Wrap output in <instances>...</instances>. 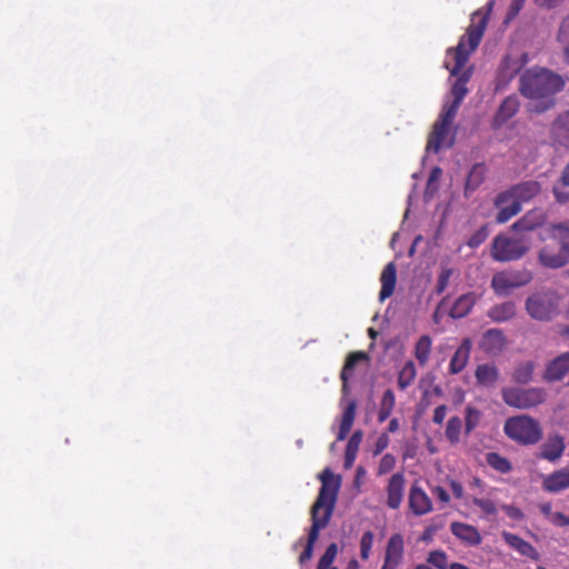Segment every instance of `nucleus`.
Instances as JSON below:
<instances>
[{"label": "nucleus", "mask_w": 569, "mask_h": 569, "mask_svg": "<svg viewBox=\"0 0 569 569\" xmlns=\"http://www.w3.org/2000/svg\"><path fill=\"white\" fill-rule=\"evenodd\" d=\"M492 2L489 4L488 10H477L472 13L470 24L466 33L460 38L457 47L447 50V57H452L455 60L453 66L446 61L445 67L450 71L451 76L457 77L451 87L452 100L462 102L468 93L467 83L471 78V69L463 70L469 57L479 47L485 31L489 22V14Z\"/></svg>", "instance_id": "obj_1"}, {"label": "nucleus", "mask_w": 569, "mask_h": 569, "mask_svg": "<svg viewBox=\"0 0 569 569\" xmlns=\"http://www.w3.org/2000/svg\"><path fill=\"white\" fill-rule=\"evenodd\" d=\"M565 88L563 78L545 68L526 70L519 79L520 93L532 100L529 111L543 113L556 106V94Z\"/></svg>", "instance_id": "obj_2"}, {"label": "nucleus", "mask_w": 569, "mask_h": 569, "mask_svg": "<svg viewBox=\"0 0 569 569\" xmlns=\"http://www.w3.org/2000/svg\"><path fill=\"white\" fill-rule=\"evenodd\" d=\"M321 487L315 503L311 507L312 525L308 535L307 545L299 557V562L309 561L313 553V546L319 538L320 530L325 529L335 510L338 491L340 488V477L335 480L333 472L326 468L319 476Z\"/></svg>", "instance_id": "obj_3"}, {"label": "nucleus", "mask_w": 569, "mask_h": 569, "mask_svg": "<svg viewBox=\"0 0 569 569\" xmlns=\"http://www.w3.org/2000/svg\"><path fill=\"white\" fill-rule=\"evenodd\" d=\"M505 435L521 446L538 443L543 436L539 421L528 415H519L508 418L503 425Z\"/></svg>", "instance_id": "obj_4"}, {"label": "nucleus", "mask_w": 569, "mask_h": 569, "mask_svg": "<svg viewBox=\"0 0 569 569\" xmlns=\"http://www.w3.org/2000/svg\"><path fill=\"white\" fill-rule=\"evenodd\" d=\"M560 297L556 291L536 292L526 300V311L538 321H550L559 313Z\"/></svg>", "instance_id": "obj_5"}, {"label": "nucleus", "mask_w": 569, "mask_h": 569, "mask_svg": "<svg viewBox=\"0 0 569 569\" xmlns=\"http://www.w3.org/2000/svg\"><path fill=\"white\" fill-rule=\"evenodd\" d=\"M502 399L509 407L528 410L542 405L547 400V391L543 388H516L507 387L501 391Z\"/></svg>", "instance_id": "obj_6"}, {"label": "nucleus", "mask_w": 569, "mask_h": 569, "mask_svg": "<svg viewBox=\"0 0 569 569\" xmlns=\"http://www.w3.org/2000/svg\"><path fill=\"white\" fill-rule=\"evenodd\" d=\"M460 104V102L452 100L443 106L438 120L432 126V131L429 133L426 147L427 152H439L449 133V129L457 116Z\"/></svg>", "instance_id": "obj_7"}, {"label": "nucleus", "mask_w": 569, "mask_h": 569, "mask_svg": "<svg viewBox=\"0 0 569 569\" xmlns=\"http://www.w3.org/2000/svg\"><path fill=\"white\" fill-rule=\"evenodd\" d=\"M529 250V243L522 238H510L503 233L495 237L491 246V257L495 261H513L523 257Z\"/></svg>", "instance_id": "obj_8"}, {"label": "nucleus", "mask_w": 569, "mask_h": 569, "mask_svg": "<svg viewBox=\"0 0 569 569\" xmlns=\"http://www.w3.org/2000/svg\"><path fill=\"white\" fill-rule=\"evenodd\" d=\"M528 270L500 271L492 276L491 288L498 296H507L511 290L523 287L531 281Z\"/></svg>", "instance_id": "obj_9"}, {"label": "nucleus", "mask_w": 569, "mask_h": 569, "mask_svg": "<svg viewBox=\"0 0 569 569\" xmlns=\"http://www.w3.org/2000/svg\"><path fill=\"white\" fill-rule=\"evenodd\" d=\"M405 561V538L401 533H392L385 547L380 569H399Z\"/></svg>", "instance_id": "obj_10"}, {"label": "nucleus", "mask_w": 569, "mask_h": 569, "mask_svg": "<svg viewBox=\"0 0 569 569\" xmlns=\"http://www.w3.org/2000/svg\"><path fill=\"white\" fill-rule=\"evenodd\" d=\"M541 191V184L536 180H528L517 183L506 191L499 193V202L513 198L521 206L538 196Z\"/></svg>", "instance_id": "obj_11"}, {"label": "nucleus", "mask_w": 569, "mask_h": 569, "mask_svg": "<svg viewBox=\"0 0 569 569\" xmlns=\"http://www.w3.org/2000/svg\"><path fill=\"white\" fill-rule=\"evenodd\" d=\"M409 509L415 516H423L432 510V501L427 492L418 485L412 483L408 497Z\"/></svg>", "instance_id": "obj_12"}, {"label": "nucleus", "mask_w": 569, "mask_h": 569, "mask_svg": "<svg viewBox=\"0 0 569 569\" xmlns=\"http://www.w3.org/2000/svg\"><path fill=\"white\" fill-rule=\"evenodd\" d=\"M507 346V339L501 329H488L481 336L479 341L480 349L492 356H497L505 350Z\"/></svg>", "instance_id": "obj_13"}, {"label": "nucleus", "mask_w": 569, "mask_h": 569, "mask_svg": "<svg viewBox=\"0 0 569 569\" xmlns=\"http://www.w3.org/2000/svg\"><path fill=\"white\" fill-rule=\"evenodd\" d=\"M566 449L565 439L562 436L556 433L549 436L546 441L540 446L538 458L550 462L559 460Z\"/></svg>", "instance_id": "obj_14"}, {"label": "nucleus", "mask_w": 569, "mask_h": 569, "mask_svg": "<svg viewBox=\"0 0 569 569\" xmlns=\"http://www.w3.org/2000/svg\"><path fill=\"white\" fill-rule=\"evenodd\" d=\"M569 372V351L563 352L546 365L543 380L556 382L562 380Z\"/></svg>", "instance_id": "obj_15"}, {"label": "nucleus", "mask_w": 569, "mask_h": 569, "mask_svg": "<svg viewBox=\"0 0 569 569\" xmlns=\"http://www.w3.org/2000/svg\"><path fill=\"white\" fill-rule=\"evenodd\" d=\"M406 486V478L402 472L393 473L387 486V506L390 509L397 510L400 508L403 500V491Z\"/></svg>", "instance_id": "obj_16"}, {"label": "nucleus", "mask_w": 569, "mask_h": 569, "mask_svg": "<svg viewBox=\"0 0 569 569\" xmlns=\"http://www.w3.org/2000/svg\"><path fill=\"white\" fill-rule=\"evenodd\" d=\"M549 236L551 241L563 250L565 256L556 259V261L560 263L569 261V221L551 224Z\"/></svg>", "instance_id": "obj_17"}, {"label": "nucleus", "mask_w": 569, "mask_h": 569, "mask_svg": "<svg viewBox=\"0 0 569 569\" xmlns=\"http://www.w3.org/2000/svg\"><path fill=\"white\" fill-rule=\"evenodd\" d=\"M542 488L550 493L569 489V463L548 475L542 481Z\"/></svg>", "instance_id": "obj_18"}, {"label": "nucleus", "mask_w": 569, "mask_h": 569, "mask_svg": "<svg viewBox=\"0 0 569 569\" xmlns=\"http://www.w3.org/2000/svg\"><path fill=\"white\" fill-rule=\"evenodd\" d=\"M563 250L558 247L553 241L550 243L545 244L539 253H538V260L540 264H542L545 268L549 269H560L569 263V261L565 262H558L556 259H559L563 257Z\"/></svg>", "instance_id": "obj_19"}, {"label": "nucleus", "mask_w": 569, "mask_h": 569, "mask_svg": "<svg viewBox=\"0 0 569 569\" xmlns=\"http://www.w3.org/2000/svg\"><path fill=\"white\" fill-rule=\"evenodd\" d=\"M451 533L468 546H478L482 537L478 529L471 525L455 521L450 525Z\"/></svg>", "instance_id": "obj_20"}, {"label": "nucleus", "mask_w": 569, "mask_h": 569, "mask_svg": "<svg viewBox=\"0 0 569 569\" xmlns=\"http://www.w3.org/2000/svg\"><path fill=\"white\" fill-rule=\"evenodd\" d=\"M471 348V340L469 338H465L461 341L460 346L455 351L449 362V372L451 375H458L467 367L470 358Z\"/></svg>", "instance_id": "obj_21"}, {"label": "nucleus", "mask_w": 569, "mask_h": 569, "mask_svg": "<svg viewBox=\"0 0 569 569\" xmlns=\"http://www.w3.org/2000/svg\"><path fill=\"white\" fill-rule=\"evenodd\" d=\"M501 536L505 542L521 556L528 557L532 560H539L540 555L530 542L509 531H503Z\"/></svg>", "instance_id": "obj_22"}, {"label": "nucleus", "mask_w": 569, "mask_h": 569, "mask_svg": "<svg viewBox=\"0 0 569 569\" xmlns=\"http://www.w3.org/2000/svg\"><path fill=\"white\" fill-rule=\"evenodd\" d=\"M381 289L379 292L380 301L389 298L396 288L397 282V269L393 262H389L382 270L380 276Z\"/></svg>", "instance_id": "obj_23"}, {"label": "nucleus", "mask_w": 569, "mask_h": 569, "mask_svg": "<svg viewBox=\"0 0 569 569\" xmlns=\"http://www.w3.org/2000/svg\"><path fill=\"white\" fill-rule=\"evenodd\" d=\"M362 360H368V355L363 351H353L347 356L345 365L340 372V379L342 381V392L343 393H347L349 391V387H348L349 379L352 377L353 369L357 366V363Z\"/></svg>", "instance_id": "obj_24"}, {"label": "nucleus", "mask_w": 569, "mask_h": 569, "mask_svg": "<svg viewBox=\"0 0 569 569\" xmlns=\"http://www.w3.org/2000/svg\"><path fill=\"white\" fill-rule=\"evenodd\" d=\"M477 301V297L475 292H467L461 295L453 302L449 316L452 319H461L470 313L475 303Z\"/></svg>", "instance_id": "obj_25"}, {"label": "nucleus", "mask_w": 569, "mask_h": 569, "mask_svg": "<svg viewBox=\"0 0 569 569\" xmlns=\"http://www.w3.org/2000/svg\"><path fill=\"white\" fill-rule=\"evenodd\" d=\"M520 102L517 96L512 94L503 99L495 116V124L501 126L511 119L519 110Z\"/></svg>", "instance_id": "obj_26"}, {"label": "nucleus", "mask_w": 569, "mask_h": 569, "mask_svg": "<svg viewBox=\"0 0 569 569\" xmlns=\"http://www.w3.org/2000/svg\"><path fill=\"white\" fill-rule=\"evenodd\" d=\"M495 207L498 209V213L496 216V221L498 223H506L521 211V206L513 198L499 202V193L495 199Z\"/></svg>", "instance_id": "obj_27"}, {"label": "nucleus", "mask_w": 569, "mask_h": 569, "mask_svg": "<svg viewBox=\"0 0 569 569\" xmlns=\"http://www.w3.org/2000/svg\"><path fill=\"white\" fill-rule=\"evenodd\" d=\"M477 383L483 387H492L499 379V370L493 363L478 365L475 371Z\"/></svg>", "instance_id": "obj_28"}, {"label": "nucleus", "mask_w": 569, "mask_h": 569, "mask_svg": "<svg viewBox=\"0 0 569 569\" xmlns=\"http://www.w3.org/2000/svg\"><path fill=\"white\" fill-rule=\"evenodd\" d=\"M551 130L559 144L569 147V111L557 117L552 123Z\"/></svg>", "instance_id": "obj_29"}, {"label": "nucleus", "mask_w": 569, "mask_h": 569, "mask_svg": "<svg viewBox=\"0 0 569 569\" xmlns=\"http://www.w3.org/2000/svg\"><path fill=\"white\" fill-rule=\"evenodd\" d=\"M516 311L515 302L506 301L491 307L487 315L493 322H505L512 319L516 316Z\"/></svg>", "instance_id": "obj_30"}, {"label": "nucleus", "mask_w": 569, "mask_h": 569, "mask_svg": "<svg viewBox=\"0 0 569 569\" xmlns=\"http://www.w3.org/2000/svg\"><path fill=\"white\" fill-rule=\"evenodd\" d=\"M486 171L487 169L485 163H476L472 166L465 183V194L467 197L482 184L485 181Z\"/></svg>", "instance_id": "obj_31"}, {"label": "nucleus", "mask_w": 569, "mask_h": 569, "mask_svg": "<svg viewBox=\"0 0 569 569\" xmlns=\"http://www.w3.org/2000/svg\"><path fill=\"white\" fill-rule=\"evenodd\" d=\"M356 410H357V402L355 400H351L343 410L337 440H339V441L345 440L347 438V436L349 435V432L352 428L355 418H356Z\"/></svg>", "instance_id": "obj_32"}, {"label": "nucleus", "mask_w": 569, "mask_h": 569, "mask_svg": "<svg viewBox=\"0 0 569 569\" xmlns=\"http://www.w3.org/2000/svg\"><path fill=\"white\" fill-rule=\"evenodd\" d=\"M545 217L538 210L526 213L512 224L513 230L531 231L543 223Z\"/></svg>", "instance_id": "obj_33"}, {"label": "nucleus", "mask_w": 569, "mask_h": 569, "mask_svg": "<svg viewBox=\"0 0 569 569\" xmlns=\"http://www.w3.org/2000/svg\"><path fill=\"white\" fill-rule=\"evenodd\" d=\"M432 339L428 335L421 336L413 348V355L421 367H425L431 355Z\"/></svg>", "instance_id": "obj_34"}, {"label": "nucleus", "mask_w": 569, "mask_h": 569, "mask_svg": "<svg viewBox=\"0 0 569 569\" xmlns=\"http://www.w3.org/2000/svg\"><path fill=\"white\" fill-rule=\"evenodd\" d=\"M536 365L533 361H525L519 363L512 373V379L515 382L520 385H527L533 379Z\"/></svg>", "instance_id": "obj_35"}, {"label": "nucleus", "mask_w": 569, "mask_h": 569, "mask_svg": "<svg viewBox=\"0 0 569 569\" xmlns=\"http://www.w3.org/2000/svg\"><path fill=\"white\" fill-rule=\"evenodd\" d=\"M396 405V397L391 389H387L381 398L378 411V421L385 422L391 415Z\"/></svg>", "instance_id": "obj_36"}, {"label": "nucleus", "mask_w": 569, "mask_h": 569, "mask_svg": "<svg viewBox=\"0 0 569 569\" xmlns=\"http://www.w3.org/2000/svg\"><path fill=\"white\" fill-rule=\"evenodd\" d=\"M361 439H362L361 431H356L350 437V439L347 443L346 452H345V468L348 469L353 465L357 453H358V450H359Z\"/></svg>", "instance_id": "obj_37"}, {"label": "nucleus", "mask_w": 569, "mask_h": 569, "mask_svg": "<svg viewBox=\"0 0 569 569\" xmlns=\"http://www.w3.org/2000/svg\"><path fill=\"white\" fill-rule=\"evenodd\" d=\"M417 370L413 361H407L399 371L397 383L400 390H406L416 379Z\"/></svg>", "instance_id": "obj_38"}, {"label": "nucleus", "mask_w": 569, "mask_h": 569, "mask_svg": "<svg viewBox=\"0 0 569 569\" xmlns=\"http://www.w3.org/2000/svg\"><path fill=\"white\" fill-rule=\"evenodd\" d=\"M487 463L501 473H508L512 469L511 462L498 452H489L486 456Z\"/></svg>", "instance_id": "obj_39"}, {"label": "nucleus", "mask_w": 569, "mask_h": 569, "mask_svg": "<svg viewBox=\"0 0 569 569\" xmlns=\"http://www.w3.org/2000/svg\"><path fill=\"white\" fill-rule=\"evenodd\" d=\"M461 429L462 421L458 416L451 417L448 420L445 435L450 443L455 445L459 442Z\"/></svg>", "instance_id": "obj_40"}, {"label": "nucleus", "mask_w": 569, "mask_h": 569, "mask_svg": "<svg viewBox=\"0 0 569 569\" xmlns=\"http://www.w3.org/2000/svg\"><path fill=\"white\" fill-rule=\"evenodd\" d=\"M337 553H338L337 543H335V542L330 543L327 547L325 553L319 559L317 569H338L337 567L332 566V563L337 557Z\"/></svg>", "instance_id": "obj_41"}, {"label": "nucleus", "mask_w": 569, "mask_h": 569, "mask_svg": "<svg viewBox=\"0 0 569 569\" xmlns=\"http://www.w3.org/2000/svg\"><path fill=\"white\" fill-rule=\"evenodd\" d=\"M427 562L437 569H450L448 556L442 550L430 551L427 557Z\"/></svg>", "instance_id": "obj_42"}, {"label": "nucleus", "mask_w": 569, "mask_h": 569, "mask_svg": "<svg viewBox=\"0 0 569 569\" xmlns=\"http://www.w3.org/2000/svg\"><path fill=\"white\" fill-rule=\"evenodd\" d=\"M480 410L470 406L466 408L465 431L467 435L470 433L480 423Z\"/></svg>", "instance_id": "obj_43"}, {"label": "nucleus", "mask_w": 569, "mask_h": 569, "mask_svg": "<svg viewBox=\"0 0 569 569\" xmlns=\"http://www.w3.org/2000/svg\"><path fill=\"white\" fill-rule=\"evenodd\" d=\"M375 542V535L372 531H365L360 539V558L368 560L371 556V549Z\"/></svg>", "instance_id": "obj_44"}, {"label": "nucleus", "mask_w": 569, "mask_h": 569, "mask_svg": "<svg viewBox=\"0 0 569 569\" xmlns=\"http://www.w3.org/2000/svg\"><path fill=\"white\" fill-rule=\"evenodd\" d=\"M453 273L451 268H442L437 280L436 292L441 295L448 287L449 280Z\"/></svg>", "instance_id": "obj_45"}, {"label": "nucleus", "mask_w": 569, "mask_h": 569, "mask_svg": "<svg viewBox=\"0 0 569 569\" xmlns=\"http://www.w3.org/2000/svg\"><path fill=\"white\" fill-rule=\"evenodd\" d=\"M488 229L486 226H482L479 228L467 241V244L470 248H478L480 244H482L486 239L488 238Z\"/></svg>", "instance_id": "obj_46"}, {"label": "nucleus", "mask_w": 569, "mask_h": 569, "mask_svg": "<svg viewBox=\"0 0 569 569\" xmlns=\"http://www.w3.org/2000/svg\"><path fill=\"white\" fill-rule=\"evenodd\" d=\"M396 466V458L391 453H386L382 456L378 467V475H386L390 472Z\"/></svg>", "instance_id": "obj_47"}, {"label": "nucleus", "mask_w": 569, "mask_h": 569, "mask_svg": "<svg viewBox=\"0 0 569 569\" xmlns=\"http://www.w3.org/2000/svg\"><path fill=\"white\" fill-rule=\"evenodd\" d=\"M472 503L479 507L486 515L492 516L497 513L496 505L490 499L473 498Z\"/></svg>", "instance_id": "obj_48"}, {"label": "nucleus", "mask_w": 569, "mask_h": 569, "mask_svg": "<svg viewBox=\"0 0 569 569\" xmlns=\"http://www.w3.org/2000/svg\"><path fill=\"white\" fill-rule=\"evenodd\" d=\"M441 176H442L441 168L435 167L429 174V178L427 181V190H432V191L437 190L438 189L437 183L440 180Z\"/></svg>", "instance_id": "obj_49"}, {"label": "nucleus", "mask_w": 569, "mask_h": 569, "mask_svg": "<svg viewBox=\"0 0 569 569\" xmlns=\"http://www.w3.org/2000/svg\"><path fill=\"white\" fill-rule=\"evenodd\" d=\"M552 194L555 197L556 202L560 204H566L569 202V191L563 190L562 186L560 187L559 184H555L552 187Z\"/></svg>", "instance_id": "obj_50"}, {"label": "nucleus", "mask_w": 569, "mask_h": 569, "mask_svg": "<svg viewBox=\"0 0 569 569\" xmlns=\"http://www.w3.org/2000/svg\"><path fill=\"white\" fill-rule=\"evenodd\" d=\"M501 509L506 512V515L513 519V520H522L525 518V515L523 512L521 511V509H519L518 507L516 506H512V505H503L501 507Z\"/></svg>", "instance_id": "obj_51"}, {"label": "nucleus", "mask_w": 569, "mask_h": 569, "mask_svg": "<svg viewBox=\"0 0 569 569\" xmlns=\"http://www.w3.org/2000/svg\"><path fill=\"white\" fill-rule=\"evenodd\" d=\"M388 446H389L388 435L387 433L380 435L375 445L373 456L380 455Z\"/></svg>", "instance_id": "obj_52"}, {"label": "nucleus", "mask_w": 569, "mask_h": 569, "mask_svg": "<svg viewBox=\"0 0 569 569\" xmlns=\"http://www.w3.org/2000/svg\"><path fill=\"white\" fill-rule=\"evenodd\" d=\"M447 406L446 405H440L438 406L435 411H433V417H432V421L436 423V425H441L446 418V415H447Z\"/></svg>", "instance_id": "obj_53"}, {"label": "nucleus", "mask_w": 569, "mask_h": 569, "mask_svg": "<svg viewBox=\"0 0 569 569\" xmlns=\"http://www.w3.org/2000/svg\"><path fill=\"white\" fill-rule=\"evenodd\" d=\"M449 486H450V489H451L453 496L457 499H461L463 497V493H465L463 487L459 481L451 479L449 481Z\"/></svg>", "instance_id": "obj_54"}, {"label": "nucleus", "mask_w": 569, "mask_h": 569, "mask_svg": "<svg viewBox=\"0 0 569 569\" xmlns=\"http://www.w3.org/2000/svg\"><path fill=\"white\" fill-rule=\"evenodd\" d=\"M432 493L443 503H447L450 500L449 493L446 491L445 488H442L440 486H436L432 489Z\"/></svg>", "instance_id": "obj_55"}, {"label": "nucleus", "mask_w": 569, "mask_h": 569, "mask_svg": "<svg viewBox=\"0 0 569 569\" xmlns=\"http://www.w3.org/2000/svg\"><path fill=\"white\" fill-rule=\"evenodd\" d=\"M551 520L555 525L561 527L569 526V517L559 511L552 515Z\"/></svg>", "instance_id": "obj_56"}, {"label": "nucleus", "mask_w": 569, "mask_h": 569, "mask_svg": "<svg viewBox=\"0 0 569 569\" xmlns=\"http://www.w3.org/2000/svg\"><path fill=\"white\" fill-rule=\"evenodd\" d=\"M526 0H512L509 9V17L513 18L516 17L520 10L522 9Z\"/></svg>", "instance_id": "obj_57"}, {"label": "nucleus", "mask_w": 569, "mask_h": 569, "mask_svg": "<svg viewBox=\"0 0 569 569\" xmlns=\"http://www.w3.org/2000/svg\"><path fill=\"white\" fill-rule=\"evenodd\" d=\"M540 511L545 515V516H550L552 518V507H551V503L550 502H546V503H542L540 505Z\"/></svg>", "instance_id": "obj_58"}, {"label": "nucleus", "mask_w": 569, "mask_h": 569, "mask_svg": "<svg viewBox=\"0 0 569 569\" xmlns=\"http://www.w3.org/2000/svg\"><path fill=\"white\" fill-rule=\"evenodd\" d=\"M399 429V421L397 418H392L388 425V432H396Z\"/></svg>", "instance_id": "obj_59"}, {"label": "nucleus", "mask_w": 569, "mask_h": 569, "mask_svg": "<svg viewBox=\"0 0 569 569\" xmlns=\"http://www.w3.org/2000/svg\"><path fill=\"white\" fill-rule=\"evenodd\" d=\"M569 27V17L566 18L560 27L558 38L561 40L565 37V29Z\"/></svg>", "instance_id": "obj_60"}, {"label": "nucleus", "mask_w": 569, "mask_h": 569, "mask_svg": "<svg viewBox=\"0 0 569 569\" xmlns=\"http://www.w3.org/2000/svg\"><path fill=\"white\" fill-rule=\"evenodd\" d=\"M542 4L547 8H555L557 7L562 0H541Z\"/></svg>", "instance_id": "obj_61"}, {"label": "nucleus", "mask_w": 569, "mask_h": 569, "mask_svg": "<svg viewBox=\"0 0 569 569\" xmlns=\"http://www.w3.org/2000/svg\"><path fill=\"white\" fill-rule=\"evenodd\" d=\"M346 569H360V565H359L358 560H356V559H351V560L348 562V565H347Z\"/></svg>", "instance_id": "obj_62"}, {"label": "nucleus", "mask_w": 569, "mask_h": 569, "mask_svg": "<svg viewBox=\"0 0 569 569\" xmlns=\"http://www.w3.org/2000/svg\"><path fill=\"white\" fill-rule=\"evenodd\" d=\"M450 569H470V568L460 562H452V563H450Z\"/></svg>", "instance_id": "obj_63"}, {"label": "nucleus", "mask_w": 569, "mask_h": 569, "mask_svg": "<svg viewBox=\"0 0 569 569\" xmlns=\"http://www.w3.org/2000/svg\"><path fill=\"white\" fill-rule=\"evenodd\" d=\"M563 56H565L566 62L569 64V43L566 44L563 48Z\"/></svg>", "instance_id": "obj_64"}]
</instances>
